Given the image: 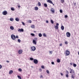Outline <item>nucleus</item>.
Returning a JSON list of instances; mask_svg holds the SVG:
<instances>
[{
	"label": "nucleus",
	"mask_w": 79,
	"mask_h": 79,
	"mask_svg": "<svg viewBox=\"0 0 79 79\" xmlns=\"http://www.w3.org/2000/svg\"><path fill=\"white\" fill-rule=\"evenodd\" d=\"M17 77H18V78L19 79H21V76H19V75H18V76H17Z\"/></svg>",
	"instance_id": "29"
},
{
	"label": "nucleus",
	"mask_w": 79,
	"mask_h": 79,
	"mask_svg": "<svg viewBox=\"0 0 79 79\" xmlns=\"http://www.w3.org/2000/svg\"><path fill=\"white\" fill-rule=\"evenodd\" d=\"M31 35L32 36H35V34H34V33H31Z\"/></svg>",
	"instance_id": "31"
},
{
	"label": "nucleus",
	"mask_w": 79,
	"mask_h": 79,
	"mask_svg": "<svg viewBox=\"0 0 79 79\" xmlns=\"http://www.w3.org/2000/svg\"><path fill=\"white\" fill-rule=\"evenodd\" d=\"M43 35L44 37H47V35H46V34L45 33H44L43 34Z\"/></svg>",
	"instance_id": "27"
},
{
	"label": "nucleus",
	"mask_w": 79,
	"mask_h": 79,
	"mask_svg": "<svg viewBox=\"0 0 79 79\" xmlns=\"http://www.w3.org/2000/svg\"><path fill=\"white\" fill-rule=\"evenodd\" d=\"M70 64L71 65H71H73V64L72 63H70Z\"/></svg>",
	"instance_id": "55"
},
{
	"label": "nucleus",
	"mask_w": 79,
	"mask_h": 79,
	"mask_svg": "<svg viewBox=\"0 0 79 79\" xmlns=\"http://www.w3.org/2000/svg\"><path fill=\"white\" fill-rule=\"evenodd\" d=\"M15 20L16 21H19V18H16L15 19Z\"/></svg>",
	"instance_id": "18"
},
{
	"label": "nucleus",
	"mask_w": 79,
	"mask_h": 79,
	"mask_svg": "<svg viewBox=\"0 0 79 79\" xmlns=\"http://www.w3.org/2000/svg\"><path fill=\"white\" fill-rule=\"evenodd\" d=\"M10 21H13V20H14V19H13V18H10Z\"/></svg>",
	"instance_id": "22"
},
{
	"label": "nucleus",
	"mask_w": 79,
	"mask_h": 79,
	"mask_svg": "<svg viewBox=\"0 0 79 79\" xmlns=\"http://www.w3.org/2000/svg\"><path fill=\"white\" fill-rule=\"evenodd\" d=\"M35 40H37V38H35Z\"/></svg>",
	"instance_id": "56"
},
{
	"label": "nucleus",
	"mask_w": 79,
	"mask_h": 79,
	"mask_svg": "<svg viewBox=\"0 0 79 79\" xmlns=\"http://www.w3.org/2000/svg\"><path fill=\"white\" fill-rule=\"evenodd\" d=\"M55 28L56 29H58V26H56Z\"/></svg>",
	"instance_id": "33"
},
{
	"label": "nucleus",
	"mask_w": 79,
	"mask_h": 79,
	"mask_svg": "<svg viewBox=\"0 0 79 79\" xmlns=\"http://www.w3.org/2000/svg\"><path fill=\"white\" fill-rule=\"evenodd\" d=\"M65 77H67V78H68L69 77V74H66Z\"/></svg>",
	"instance_id": "23"
},
{
	"label": "nucleus",
	"mask_w": 79,
	"mask_h": 79,
	"mask_svg": "<svg viewBox=\"0 0 79 79\" xmlns=\"http://www.w3.org/2000/svg\"><path fill=\"white\" fill-rule=\"evenodd\" d=\"M41 68H42V69H44V68H45V67L44 66H41Z\"/></svg>",
	"instance_id": "42"
},
{
	"label": "nucleus",
	"mask_w": 79,
	"mask_h": 79,
	"mask_svg": "<svg viewBox=\"0 0 79 79\" xmlns=\"http://www.w3.org/2000/svg\"><path fill=\"white\" fill-rule=\"evenodd\" d=\"M60 46L61 47L62 46V44H60Z\"/></svg>",
	"instance_id": "54"
},
{
	"label": "nucleus",
	"mask_w": 79,
	"mask_h": 79,
	"mask_svg": "<svg viewBox=\"0 0 79 79\" xmlns=\"http://www.w3.org/2000/svg\"><path fill=\"white\" fill-rule=\"evenodd\" d=\"M60 13H63V10H60Z\"/></svg>",
	"instance_id": "34"
},
{
	"label": "nucleus",
	"mask_w": 79,
	"mask_h": 79,
	"mask_svg": "<svg viewBox=\"0 0 79 79\" xmlns=\"http://www.w3.org/2000/svg\"><path fill=\"white\" fill-rule=\"evenodd\" d=\"M39 10V8L37 7H35V10Z\"/></svg>",
	"instance_id": "21"
},
{
	"label": "nucleus",
	"mask_w": 79,
	"mask_h": 79,
	"mask_svg": "<svg viewBox=\"0 0 79 79\" xmlns=\"http://www.w3.org/2000/svg\"><path fill=\"white\" fill-rule=\"evenodd\" d=\"M22 52H23V51L21 50H19L18 51V53L19 54H21Z\"/></svg>",
	"instance_id": "11"
},
{
	"label": "nucleus",
	"mask_w": 79,
	"mask_h": 79,
	"mask_svg": "<svg viewBox=\"0 0 79 79\" xmlns=\"http://www.w3.org/2000/svg\"><path fill=\"white\" fill-rule=\"evenodd\" d=\"M65 44H68V42H67V41H65Z\"/></svg>",
	"instance_id": "46"
},
{
	"label": "nucleus",
	"mask_w": 79,
	"mask_h": 79,
	"mask_svg": "<svg viewBox=\"0 0 79 79\" xmlns=\"http://www.w3.org/2000/svg\"><path fill=\"white\" fill-rule=\"evenodd\" d=\"M18 31H19V32H23V31H24V30L23 28H22L21 29H18Z\"/></svg>",
	"instance_id": "9"
},
{
	"label": "nucleus",
	"mask_w": 79,
	"mask_h": 79,
	"mask_svg": "<svg viewBox=\"0 0 79 79\" xmlns=\"http://www.w3.org/2000/svg\"><path fill=\"white\" fill-rule=\"evenodd\" d=\"M51 11L53 13H55V10H54L53 8L51 9Z\"/></svg>",
	"instance_id": "10"
},
{
	"label": "nucleus",
	"mask_w": 79,
	"mask_h": 79,
	"mask_svg": "<svg viewBox=\"0 0 79 79\" xmlns=\"http://www.w3.org/2000/svg\"><path fill=\"white\" fill-rule=\"evenodd\" d=\"M66 54L65 56H68L69 55V51H68V50H66Z\"/></svg>",
	"instance_id": "3"
},
{
	"label": "nucleus",
	"mask_w": 79,
	"mask_h": 79,
	"mask_svg": "<svg viewBox=\"0 0 79 79\" xmlns=\"http://www.w3.org/2000/svg\"><path fill=\"white\" fill-rule=\"evenodd\" d=\"M46 73H47V74H49V71L48 70H47L46 71Z\"/></svg>",
	"instance_id": "41"
},
{
	"label": "nucleus",
	"mask_w": 79,
	"mask_h": 79,
	"mask_svg": "<svg viewBox=\"0 0 79 79\" xmlns=\"http://www.w3.org/2000/svg\"><path fill=\"white\" fill-rule=\"evenodd\" d=\"M51 22L52 24H53V23H54V22H53V21L52 20H51Z\"/></svg>",
	"instance_id": "30"
},
{
	"label": "nucleus",
	"mask_w": 79,
	"mask_h": 79,
	"mask_svg": "<svg viewBox=\"0 0 79 79\" xmlns=\"http://www.w3.org/2000/svg\"><path fill=\"white\" fill-rule=\"evenodd\" d=\"M2 66L1 64H0V69H2Z\"/></svg>",
	"instance_id": "48"
},
{
	"label": "nucleus",
	"mask_w": 79,
	"mask_h": 79,
	"mask_svg": "<svg viewBox=\"0 0 79 79\" xmlns=\"http://www.w3.org/2000/svg\"><path fill=\"white\" fill-rule=\"evenodd\" d=\"M74 76H75V73H74L73 74H72L71 77L73 78V79H74Z\"/></svg>",
	"instance_id": "12"
},
{
	"label": "nucleus",
	"mask_w": 79,
	"mask_h": 79,
	"mask_svg": "<svg viewBox=\"0 0 79 79\" xmlns=\"http://www.w3.org/2000/svg\"><path fill=\"white\" fill-rule=\"evenodd\" d=\"M34 32H36V31H34Z\"/></svg>",
	"instance_id": "58"
},
{
	"label": "nucleus",
	"mask_w": 79,
	"mask_h": 79,
	"mask_svg": "<svg viewBox=\"0 0 79 79\" xmlns=\"http://www.w3.org/2000/svg\"><path fill=\"white\" fill-rule=\"evenodd\" d=\"M6 62H7V63H9L10 61H9L8 60H7L6 61Z\"/></svg>",
	"instance_id": "53"
},
{
	"label": "nucleus",
	"mask_w": 79,
	"mask_h": 79,
	"mask_svg": "<svg viewBox=\"0 0 79 79\" xmlns=\"http://www.w3.org/2000/svg\"><path fill=\"white\" fill-rule=\"evenodd\" d=\"M61 29L63 31L64 30V26H62L61 27Z\"/></svg>",
	"instance_id": "15"
},
{
	"label": "nucleus",
	"mask_w": 79,
	"mask_h": 79,
	"mask_svg": "<svg viewBox=\"0 0 79 79\" xmlns=\"http://www.w3.org/2000/svg\"><path fill=\"white\" fill-rule=\"evenodd\" d=\"M60 74L61 76H63V73H60Z\"/></svg>",
	"instance_id": "49"
},
{
	"label": "nucleus",
	"mask_w": 79,
	"mask_h": 79,
	"mask_svg": "<svg viewBox=\"0 0 79 79\" xmlns=\"http://www.w3.org/2000/svg\"><path fill=\"white\" fill-rule=\"evenodd\" d=\"M31 51L33 52H34L35 50H36V48L35 46H33L32 47H31Z\"/></svg>",
	"instance_id": "2"
},
{
	"label": "nucleus",
	"mask_w": 79,
	"mask_h": 79,
	"mask_svg": "<svg viewBox=\"0 0 79 79\" xmlns=\"http://www.w3.org/2000/svg\"><path fill=\"white\" fill-rule=\"evenodd\" d=\"M70 73H72V72L71 71H70Z\"/></svg>",
	"instance_id": "57"
},
{
	"label": "nucleus",
	"mask_w": 79,
	"mask_h": 79,
	"mask_svg": "<svg viewBox=\"0 0 79 79\" xmlns=\"http://www.w3.org/2000/svg\"><path fill=\"white\" fill-rule=\"evenodd\" d=\"M60 62L61 60H60V59H57V63H60Z\"/></svg>",
	"instance_id": "13"
},
{
	"label": "nucleus",
	"mask_w": 79,
	"mask_h": 79,
	"mask_svg": "<svg viewBox=\"0 0 79 79\" xmlns=\"http://www.w3.org/2000/svg\"><path fill=\"white\" fill-rule=\"evenodd\" d=\"M23 25V26H24L25 25V23H24V22H23L22 23Z\"/></svg>",
	"instance_id": "39"
},
{
	"label": "nucleus",
	"mask_w": 79,
	"mask_h": 79,
	"mask_svg": "<svg viewBox=\"0 0 79 79\" xmlns=\"http://www.w3.org/2000/svg\"><path fill=\"white\" fill-rule=\"evenodd\" d=\"M66 35L67 37H69L71 36V34L69 32H67L66 33Z\"/></svg>",
	"instance_id": "4"
},
{
	"label": "nucleus",
	"mask_w": 79,
	"mask_h": 79,
	"mask_svg": "<svg viewBox=\"0 0 79 79\" xmlns=\"http://www.w3.org/2000/svg\"><path fill=\"white\" fill-rule=\"evenodd\" d=\"M68 15H65L64 16V18H68Z\"/></svg>",
	"instance_id": "37"
},
{
	"label": "nucleus",
	"mask_w": 79,
	"mask_h": 79,
	"mask_svg": "<svg viewBox=\"0 0 79 79\" xmlns=\"http://www.w3.org/2000/svg\"><path fill=\"white\" fill-rule=\"evenodd\" d=\"M17 6H18V8H19L21 7V6L19 5V3H18V5H17Z\"/></svg>",
	"instance_id": "38"
},
{
	"label": "nucleus",
	"mask_w": 79,
	"mask_h": 79,
	"mask_svg": "<svg viewBox=\"0 0 79 79\" xmlns=\"http://www.w3.org/2000/svg\"><path fill=\"white\" fill-rule=\"evenodd\" d=\"M46 23H48V20H46Z\"/></svg>",
	"instance_id": "52"
},
{
	"label": "nucleus",
	"mask_w": 79,
	"mask_h": 79,
	"mask_svg": "<svg viewBox=\"0 0 79 79\" xmlns=\"http://www.w3.org/2000/svg\"><path fill=\"white\" fill-rule=\"evenodd\" d=\"M19 71L20 72H21V71H22V69H19Z\"/></svg>",
	"instance_id": "36"
},
{
	"label": "nucleus",
	"mask_w": 79,
	"mask_h": 79,
	"mask_svg": "<svg viewBox=\"0 0 79 79\" xmlns=\"http://www.w3.org/2000/svg\"><path fill=\"white\" fill-rule=\"evenodd\" d=\"M47 2H48V3H51V4H52V5L54 6V5L53 4V2H52V1L50 0H48L47 1Z\"/></svg>",
	"instance_id": "7"
},
{
	"label": "nucleus",
	"mask_w": 79,
	"mask_h": 79,
	"mask_svg": "<svg viewBox=\"0 0 79 79\" xmlns=\"http://www.w3.org/2000/svg\"><path fill=\"white\" fill-rule=\"evenodd\" d=\"M29 22L30 23H32V21L31 20H29Z\"/></svg>",
	"instance_id": "50"
},
{
	"label": "nucleus",
	"mask_w": 79,
	"mask_h": 79,
	"mask_svg": "<svg viewBox=\"0 0 79 79\" xmlns=\"http://www.w3.org/2000/svg\"><path fill=\"white\" fill-rule=\"evenodd\" d=\"M11 10H12V11H15V8H14L13 7L11 8Z\"/></svg>",
	"instance_id": "26"
},
{
	"label": "nucleus",
	"mask_w": 79,
	"mask_h": 79,
	"mask_svg": "<svg viewBox=\"0 0 79 79\" xmlns=\"http://www.w3.org/2000/svg\"><path fill=\"white\" fill-rule=\"evenodd\" d=\"M66 74H69V72L68 71V70H66Z\"/></svg>",
	"instance_id": "35"
},
{
	"label": "nucleus",
	"mask_w": 79,
	"mask_h": 79,
	"mask_svg": "<svg viewBox=\"0 0 79 79\" xmlns=\"http://www.w3.org/2000/svg\"><path fill=\"white\" fill-rule=\"evenodd\" d=\"M7 11H6V10H4L2 12V14L3 15H7Z\"/></svg>",
	"instance_id": "6"
},
{
	"label": "nucleus",
	"mask_w": 79,
	"mask_h": 79,
	"mask_svg": "<svg viewBox=\"0 0 79 79\" xmlns=\"http://www.w3.org/2000/svg\"><path fill=\"white\" fill-rule=\"evenodd\" d=\"M71 71H72L73 73V74H74V71L73 70V69H71L70 68Z\"/></svg>",
	"instance_id": "24"
},
{
	"label": "nucleus",
	"mask_w": 79,
	"mask_h": 79,
	"mask_svg": "<svg viewBox=\"0 0 79 79\" xmlns=\"http://www.w3.org/2000/svg\"><path fill=\"white\" fill-rule=\"evenodd\" d=\"M40 78H43V76L41 75L40 76Z\"/></svg>",
	"instance_id": "45"
},
{
	"label": "nucleus",
	"mask_w": 79,
	"mask_h": 79,
	"mask_svg": "<svg viewBox=\"0 0 79 79\" xmlns=\"http://www.w3.org/2000/svg\"><path fill=\"white\" fill-rule=\"evenodd\" d=\"M18 42H19V43H20V42H21V40H20L19 39H18Z\"/></svg>",
	"instance_id": "32"
},
{
	"label": "nucleus",
	"mask_w": 79,
	"mask_h": 79,
	"mask_svg": "<svg viewBox=\"0 0 79 79\" xmlns=\"http://www.w3.org/2000/svg\"><path fill=\"white\" fill-rule=\"evenodd\" d=\"M38 35H39V37H42V35L41 33H39L38 34Z\"/></svg>",
	"instance_id": "16"
},
{
	"label": "nucleus",
	"mask_w": 79,
	"mask_h": 79,
	"mask_svg": "<svg viewBox=\"0 0 79 79\" xmlns=\"http://www.w3.org/2000/svg\"><path fill=\"white\" fill-rule=\"evenodd\" d=\"M13 73V71L12 70H11L9 71V74H11L12 73Z\"/></svg>",
	"instance_id": "14"
},
{
	"label": "nucleus",
	"mask_w": 79,
	"mask_h": 79,
	"mask_svg": "<svg viewBox=\"0 0 79 79\" xmlns=\"http://www.w3.org/2000/svg\"><path fill=\"white\" fill-rule=\"evenodd\" d=\"M31 27L32 29H34V28H35V26H34V25H32L31 26Z\"/></svg>",
	"instance_id": "19"
},
{
	"label": "nucleus",
	"mask_w": 79,
	"mask_h": 79,
	"mask_svg": "<svg viewBox=\"0 0 79 79\" xmlns=\"http://www.w3.org/2000/svg\"><path fill=\"white\" fill-rule=\"evenodd\" d=\"M44 6L45 7H47V4L46 3H44Z\"/></svg>",
	"instance_id": "25"
},
{
	"label": "nucleus",
	"mask_w": 79,
	"mask_h": 79,
	"mask_svg": "<svg viewBox=\"0 0 79 79\" xmlns=\"http://www.w3.org/2000/svg\"><path fill=\"white\" fill-rule=\"evenodd\" d=\"M10 28L11 30H13L14 29V27H13L12 26H10Z\"/></svg>",
	"instance_id": "17"
},
{
	"label": "nucleus",
	"mask_w": 79,
	"mask_h": 79,
	"mask_svg": "<svg viewBox=\"0 0 79 79\" xmlns=\"http://www.w3.org/2000/svg\"><path fill=\"white\" fill-rule=\"evenodd\" d=\"M78 54L79 55V52H78Z\"/></svg>",
	"instance_id": "60"
},
{
	"label": "nucleus",
	"mask_w": 79,
	"mask_h": 79,
	"mask_svg": "<svg viewBox=\"0 0 79 79\" xmlns=\"http://www.w3.org/2000/svg\"><path fill=\"white\" fill-rule=\"evenodd\" d=\"M74 5H76V3H75V4H74Z\"/></svg>",
	"instance_id": "59"
},
{
	"label": "nucleus",
	"mask_w": 79,
	"mask_h": 79,
	"mask_svg": "<svg viewBox=\"0 0 79 79\" xmlns=\"http://www.w3.org/2000/svg\"><path fill=\"white\" fill-rule=\"evenodd\" d=\"M59 26V24L58 23H56V26Z\"/></svg>",
	"instance_id": "43"
},
{
	"label": "nucleus",
	"mask_w": 79,
	"mask_h": 79,
	"mask_svg": "<svg viewBox=\"0 0 79 79\" xmlns=\"http://www.w3.org/2000/svg\"><path fill=\"white\" fill-rule=\"evenodd\" d=\"M11 39L12 40H15L16 38V39H18L19 38V37L18 35H16V36H15V35H11Z\"/></svg>",
	"instance_id": "1"
},
{
	"label": "nucleus",
	"mask_w": 79,
	"mask_h": 79,
	"mask_svg": "<svg viewBox=\"0 0 79 79\" xmlns=\"http://www.w3.org/2000/svg\"><path fill=\"white\" fill-rule=\"evenodd\" d=\"M49 53H51V54H52V53H53V52H52V51H50Z\"/></svg>",
	"instance_id": "47"
},
{
	"label": "nucleus",
	"mask_w": 79,
	"mask_h": 79,
	"mask_svg": "<svg viewBox=\"0 0 79 79\" xmlns=\"http://www.w3.org/2000/svg\"><path fill=\"white\" fill-rule=\"evenodd\" d=\"M30 60H34V58H33L31 57L30 58Z\"/></svg>",
	"instance_id": "40"
},
{
	"label": "nucleus",
	"mask_w": 79,
	"mask_h": 79,
	"mask_svg": "<svg viewBox=\"0 0 79 79\" xmlns=\"http://www.w3.org/2000/svg\"><path fill=\"white\" fill-rule=\"evenodd\" d=\"M51 64H54V62H51Z\"/></svg>",
	"instance_id": "51"
},
{
	"label": "nucleus",
	"mask_w": 79,
	"mask_h": 79,
	"mask_svg": "<svg viewBox=\"0 0 79 79\" xmlns=\"http://www.w3.org/2000/svg\"><path fill=\"white\" fill-rule=\"evenodd\" d=\"M33 62L35 64H37L38 63V60L37 59H34L33 60Z\"/></svg>",
	"instance_id": "5"
},
{
	"label": "nucleus",
	"mask_w": 79,
	"mask_h": 79,
	"mask_svg": "<svg viewBox=\"0 0 79 79\" xmlns=\"http://www.w3.org/2000/svg\"><path fill=\"white\" fill-rule=\"evenodd\" d=\"M38 6H41V4L40 2H38Z\"/></svg>",
	"instance_id": "28"
},
{
	"label": "nucleus",
	"mask_w": 79,
	"mask_h": 79,
	"mask_svg": "<svg viewBox=\"0 0 79 79\" xmlns=\"http://www.w3.org/2000/svg\"><path fill=\"white\" fill-rule=\"evenodd\" d=\"M77 66V64H75L74 63L73 64V67H76Z\"/></svg>",
	"instance_id": "20"
},
{
	"label": "nucleus",
	"mask_w": 79,
	"mask_h": 79,
	"mask_svg": "<svg viewBox=\"0 0 79 79\" xmlns=\"http://www.w3.org/2000/svg\"><path fill=\"white\" fill-rule=\"evenodd\" d=\"M61 3H63L64 2V0H61Z\"/></svg>",
	"instance_id": "44"
},
{
	"label": "nucleus",
	"mask_w": 79,
	"mask_h": 79,
	"mask_svg": "<svg viewBox=\"0 0 79 79\" xmlns=\"http://www.w3.org/2000/svg\"><path fill=\"white\" fill-rule=\"evenodd\" d=\"M33 44H35V45H36L37 44V42H36V40H33Z\"/></svg>",
	"instance_id": "8"
}]
</instances>
